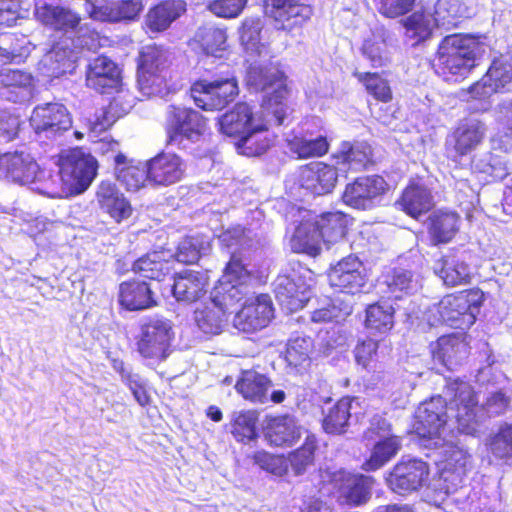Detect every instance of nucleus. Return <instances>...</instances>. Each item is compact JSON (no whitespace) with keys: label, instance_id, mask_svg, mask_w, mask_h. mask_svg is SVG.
Returning a JSON list of instances; mask_svg holds the SVG:
<instances>
[{"label":"nucleus","instance_id":"nucleus-47","mask_svg":"<svg viewBox=\"0 0 512 512\" xmlns=\"http://www.w3.org/2000/svg\"><path fill=\"white\" fill-rule=\"evenodd\" d=\"M403 25L407 37L415 39L416 43L426 40L434 27L438 26L433 15L423 11H417L408 16Z\"/></svg>","mask_w":512,"mask_h":512},{"label":"nucleus","instance_id":"nucleus-39","mask_svg":"<svg viewBox=\"0 0 512 512\" xmlns=\"http://www.w3.org/2000/svg\"><path fill=\"white\" fill-rule=\"evenodd\" d=\"M467 345L456 336H442L432 347L434 360L453 370L466 357Z\"/></svg>","mask_w":512,"mask_h":512},{"label":"nucleus","instance_id":"nucleus-63","mask_svg":"<svg viewBox=\"0 0 512 512\" xmlns=\"http://www.w3.org/2000/svg\"><path fill=\"white\" fill-rule=\"evenodd\" d=\"M359 81L364 83L367 91L376 99L387 102L391 99V90L386 80L377 73H356Z\"/></svg>","mask_w":512,"mask_h":512},{"label":"nucleus","instance_id":"nucleus-11","mask_svg":"<svg viewBox=\"0 0 512 512\" xmlns=\"http://www.w3.org/2000/svg\"><path fill=\"white\" fill-rule=\"evenodd\" d=\"M173 338L171 321L157 316L146 318L140 326L137 351L144 358L164 360L169 355Z\"/></svg>","mask_w":512,"mask_h":512},{"label":"nucleus","instance_id":"nucleus-51","mask_svg":"<svg viewBox=\"0 0 512 512\" xmlns=\"http://www.w3.org/2000/svg\"><path fill=\"white\" fill-rule=\"evenodd\" d=\"M394 309L386 303H376L366 309V327L380 333L389 331L394 324Z\"/></svg>","mask_w":512,"mask_h":512},{"label":"nucleus","instance_id":"nucleus-36","mask_svg":"<svg viewBox=\"0 0 512 512\" xmlns=\"http://www.w3.org/2000/svg\"><path fill=\"white\" fill-rule=\"evenodd\" d=\"M119 303L129 311L144 310L156 305L150 286L146 282L139 281L120 284Z\"/></svg>","mask_w":512,"mask_h":512},{"label":"nucleus","instance_id":"nucleus-43","mask_svg":"<svg viewBox=\"0 0 512 512\" xmlns=\"http://www.w3.org/2000/svg\"><path fill=\"white\" fill-rule=\"evenodd\" d=\"M401 439L398 436L385 437L376 440L371 455L362 468L365 471H375L394 458L401 449Z\"/></svg>","mask_w":512,"mask_h":512},{"label":"nucleus","instance_id":"nucleus-42","mask_svg":"<svg viewBox=\"0 0 512 512\" xmlns=\"http://www.w3.org/2000/svg\"><path fill=\"white\" fill-rule=\"evenodd\" d=\"M428 228L433 242L448 243L458 232L459 216L454 212H434L429 217Z\"/></svg>","mask_w":512,"mask_h":512},{"label":"nucleus","instance_id":"nucleus-6","mask_svg":"<svg viewBox=\"0 0 512 512\" xmlns=\"http://www.w3.org/2000/svg\"><path fill=\"white\" fill-rule=\"evenodd\" d=\"M59 166L58 174L50 175V181L54 187L57 181H61L66 186L60 187L66 192L64 196L68 192H84L95 178L98 168L96 159L81 148L62 153Z\"/></svg>","mask_w":512,"mask_h":512},{"label":"nucleus","instance_id":"nucleus-7","mask_svg":"<svg viewBox=\"0 0 512 512\" xmlns=\"http://www.w3.org/2000/svg\"><path fill=\"white\" fill-rule=\"evenodd\" d=\"M3 173L1 179H5L20 185L34 184V190L51 198H62L66 193L51 185L50 177L45 178V172L41 171L37 162L24 153H5L2 160Z\"/></svg>","mask_w":512,"mask_h":512},{"label":"nucleus","instance_id":"nucleus-50","mask_svg":"<svg viewBox=\"0 0 512 512\" xmlns=\"http://www.w3.org/2000/svg\"><path fill=\"white\" fill-rule=\"evenodd\" d=\"M210 250V241L203 236H189L184 238L177 249L176 259L184 264L195 263L201 255H205Z\"/></svg>","mask_w":512,"mask_h":512},{"label":"nucleus","instance_id":"nucleus-37","mask_svg":"<svg viewBox=\"0 0 512 512\" xmlns=\"http://www.w3.org/2000/svg\"><path fill=\"white\" fill-rule=\"evenodd\" d=\"M323 244L314 219L303 220L295 229L291 239V249L296 253L316 256Z\"/></svg>","mask_w":512,"mask_h":512},{"label":"nucleus","instance_id":"nucleus-38","mask_svg":"<svg viewBox=\"0 0 512 512\" xmlns=\"http://www.w3.org/2000/svg\"><path fill=\"white\" fill-rule=\"evenodd\" d=\"M272 386L271 380L255 371H245L236 382L235 389L246 400L254 403H267L268 391Z\"/></svg>","mask_w":512,"mask_h":512},{"label":"nucleus","instance_id":"nucleus-32","mask_svg":"<svg viewBox=\"0 0 512 512\" xmlns=\"http://www.w3.org/2000/svg\"><path fill=\"white\" fill-rule=\"evenodd\" d=\"M303 430L295 416L286 414L268 421L265 437L271 445L292 446L300 439Z\"/></svg>","mask_w":512,"mask_h":512},{"label":"nucleus","instance_id":"nucleus-25","mask_svg":"<svg viewBox=\"0 0 512 512\" xmlns=\"http://www.w3.org/2000/svg\"><path fill=\"white\" fill-rule=\"evenodd\" d=\"M186 170L183 160L176 154L161 153L147 162L148 181L168 186L180 181Z\"/></svg>","mask_w":512,"mask_h":512},{"label":"nucleus","instance_id":"nucleus-22","mask_svg":"<svg viewBox=\"0 0 512 512\" xmlns=\"http://www.w3.org/2000/svg\"><path fill=\"white\" fill-rule=\"evenodd\" d=\"M328 279L332 287L350 294L360 292L366 284L362 262L354 255L344 257L332 266Z\"/></svg>","mask_w":512,"mask_h":512},{"label":"nucleus","instance_id":"nucleus-29","mask_svg":"<svg viewBox=\"0 0 512 512\" xmlns=\"http://www.w3.org/2000/svg\"><path fill=\"white\" fill-rule=\"evenodd\" d=\"M95 197L99 208L115 221L120 222L130 217L132 207L115 183L109 180L101 181Z\"/></svg>","mask_w":512,"mask_h":512},{"label":"nucleus","instance_id":"nucleus-1","mask_svg":"<svg viewBox=\"0 0 512 512\" xmlns=\"http://www.w3.org/2000/svg\"><path fill=\"white\" fill-rule=\"evenodd\" d=\"M475 392L464 381L447 382L443 396L432 397L422 402L415 413L414 430L427 448L437 447L446 431L456 428L459 432L473 435L479 427V416L475 413Z\"/></svg>","mask_w":512,"mask_h":512},{"label":"nucleus","instance_id":"nucleus-46","mask_svg":"<svg viewBox=\"0 0 512 512\" xmlns=\"http://www.w3.org/2000/svg\"><path fill=\"white\" fill-rule=\"evenodd\" d=\"M194 318L199 329L205 334L216 335L222 330L225 314L223 310L208 302L195 310Z\"/></svg>","mask_w":512,"mask_h":512},{"label":"nucleus","instance_id":"nucleus-21","mask_svg":"<svg viewBox=\"0 0 512 512\" xmlns=\"http://www.w3.org/2000/svg\"><path fill=\"white\" fill-rule=\"evenodd\" d=\"M273 306L269 295L261 294L245 301L236 313L233 325L245 333L255 332L266 327L273 318Z\"/></svg>","mask_w":512,"mask_h":512},{"label":"nucleus","instance_id":"nucleus-28","mask_svg":"<svg viewBox=\"0 0 512 512\" xmlns=\"http://www.w3.org/2000/svg\"><path fill=\"white\" fill-rule=\"evenodd\" d=\"M32 97V76L21 70L0 71V100L24 103Z\"/></svg>","mask_w":512,"mask_h":512},{"label":"nucleus","instance_id":"nucleus-55","mask_svg":"<svg viewBox=\"0 0 512 512\" xmlns=\"http://www.w3.org/2000/svg\"><path fill=\"white\" fill-rule=\"evenodd\" d=\"M476 404L478 400L475 397ZM512 394L504 390L491 392L482 407L475 405V413L479 416V424L484 420V414L488 417L505 414L511 407Z\"/></svg>","mask_w":512,"mask_h":512},{"label":"nucleus","instance_id":"nucleus-54","mask_svg":"<svg viewBox=\"0 0 512 512\" xmlns=\"http://www.w3.org/2000/svg\"><path fill=\"white\" fill-rule=\"evenodd\" d=\"M473 168L475 171L490 177V179H486L487 181L503 180L508 175L505 161L500 156L490 152L475 157Z\"/></svg>","mask_w":512,"mask_h":512},{"label":"nucleus","instance_id":"nucleus-33","mask_svg":"<svg viewBox=\"0 0 512 512\" xmlns=\"http://www.w3.org/2000/svg\"><path fill=\"white\" fill-rule=\"evenodd\" d=\"M207 285L208 277L206 274L186 270L174 278L170 291L178 302L192 303L206 292Z\"/></svg>","mask_w":512,"mask_h":512},{"label":"nucleus","instance_id":"nucleus-2","mask_svg":"<svg viewBox=\"0 0 512 512\" xmlns=\"http://www.w3.org/2000/svg\"><path fill=\"white\" fill-rule=\"evenodd\" d=\"M485 52V43L474 35H448L439 44L435 71L445 81L457 82L471 72Z\"/></svg>","mask_w":512,"mask_h":512},{"label":"nucleus","instance_id":"nucleus-8","mask_svg":"<svg viewBox=\"0 0 512 512\" xmlns=\"http://www.w3.org/2000/svg\"><path fill=\"white\" fill-rule=\"evenodd\" d=\"M138 70V85L146 96L168 95L170 54L157 46H146L141 52Z\"/></svg>","mask_w":512,"mask_h":512},{"label":"nucleus","instance_id":"nucleus-9","mask_svg":"<svg viewBox=\"0 0 512 512\" xmlns=\"http://www.w3.org/2000/svg\"><path fill=\"white\" fill-rule=\"evenodd\" d=\"M250 272L243 261L233 255L219 284L211 292L210 303L226 315L248 294Z\"/></svg>","mask_w":512,"mask_h":512},{"label":"nucleus","instance_id":"nucleus-60","mask_svg":"<svg viewBox=\"0 0 512 512\" xmlns=\"http://www.w3.org/2000/svg\"><path fill=\"white\" fill-rule=\"evenodd\" d=\"M115 173L117 180L121 182L128 190H138L141 188L147 177V164L145 167L135 165H120L115 166Z\"/></svg>","mask_w":512,"mask_h":512},{"label":"nucleus","instance_id":"nucleus-4","mask_svg":"<svg viewBox=\"0 0 512 512\" xmlns=\"http://www.w3.org/2000/svg\"><path fill=\"white\" fill-rule=\"evenodd\" d=\"M483 300L479 290H465L444 296L440 302L425 312L430 326L445 323L450 327L467 329L475 323Z\"/></svg>","mask_w":512,"mask_h":512},{"label":"nucleus","instance_id":"nucleus-49","mask_svg":"<svg viewBox=\"0 0 512 512\" xmlns=\"http://www.w3.org/2000/svg\"><path fill=\"white\" fill-rule=\"evenodd\" d=\"M289 146L299 158L320 157L326 154L329 148L327 138L322 135L317 137L296 136L289 141Z\"/></svg>","mask_w":512,"mask_h":512},{"label":"nucleus","instance_id":"nucleus-64","mask_svg":"<svg viewBox=\"0 0 512 512\" xmlns=\"http://www.w3.org/2000/svg\"><path fill=\"white\" fill-rule=\"evenodd\" d=\"M86 10L90 17L99 21L117 22L116 2L108 0H88Z\"/></svg>","mask_w":512,"mask_h":512},{"label":"nucleus","instance_id":"nucleus-35","mask_svg":"<svg viewBox=\"0 0 512 512\" xmlns=\"http://www.w3.org/2000/svg\"><path fill=\"white\" fill-rule=\"evenodd\" d=\"M186 10L183 0H166L149 9L145 16V26L151 33L167 30Z\"/></svg>","mask_w":512,"mask_h":512},{"label":"nucleus","instance_id":"nucleus-27","mask_svg":"<svg viewBox=\"0 0 512 512\" xmlns=\"http://www.w3.org/2000/svg\"><path fill=\"white\" fill-rule=\"evenodd\" d=\"M322 239L323 245L327 250L336 246V252L347 250L348 245L345 235L349 223L348 216L343 212H325L314 219Z\"/></svg>","mask_w":512,"mask_h":512},{"label":"nucleus","instance_id":"nucleus-20","mask_svg":"<svg viewBox=\"0 0 512 512\" xmlns=\"http://www.w3.org/2000/svg\"><path fill=\"white\" fill-rule=\"evenodd\" d=\"M264 9L275 28L288 32L301 27L312 15V8L299 0H265Z\"/></svg>","mask_w":512,"mask_h":512},{"label":"nucleus","instance_id":"nucleus-53","mask_svg":"<svg viewBox=\"0 0 512 512\" xmlns=\"http://www.w3.org/2000/svg\"><path fill=\"white\" fill-rule=\"evenodd\" d=\"M312 348V340L309 337L298 336L290 339L285 352V360L291 367L305 368L310 363Z\"/></svg>","mask_w":512,"mask_h":512},{"label":"nucleus","instance_id":"nucleus-31","mask_svg":"<svg viewBox=\"0 0 512 512\" xmlns=\"http://www.w3.org/2000/svg\"><path fill=\"white\" fill-rule=\"evenodd\" d=\"M119 81V69L108 57L99 56L89 63L86 72L88 87L100 93H107V90L116 88Z\"/></svg>","mask_w":512,"mask_h":512},{"label":"nucleus","instance_id":"nucleus-3","mask_svg":"<svg viewBox=\"0 0 512 512\" xmlns=\"http://www.w3.org/2000/svg\"><path fill=\"white\" fill-rule=\"evenodd\" d=\"M246 83L250 89L265 93L262 109L267 116L272 113L277 124H283L288 111L284 103L287 89L283 72L272 63L255 62L247 70Z\"/></svg>","mask_w":512,"mask_h":512},{"label":"nucleus","instance_id":"nucleus-14","mask_svg":"<svg viewBox=\"0 0 512 512\" xmlns=\"http://www.w3.org/2000/svg\"><path fill=\"white\" fill-rule=\"evenodd\" d=\"M205 126V119L198 111L180 105L167 107L166 129L170 143L180 144L183 139L196 141Z\"/></svg>","mask_w":512,"mask_h":512},{"label":"nucleus","instance_id":"nucleus-56","mask_svg":"<svg viewBox=\"0 0 512 512\" xmlns=\"http://www.w3.org/2000/svg\"><path fill=\"white\" fill-rule=\"evenodd\" d=\"M486 77L496 92L512 84V57L501 55L495 58L486 73Z\"/></svg>","mask_w":512,"mask_h":512},{"label":"nucleus","instance_id":"nucleus-10","mask_svg":"<svg viewBox=\"0 0 512 512\" xmlns=\"http://www.w3.org/2000/svg\"><path fill=\"white\" fill-rule=\"evenodd\" d=\"M191 98L203 110H220L232 102L239 93L234 73L227 71L211 81L200 80L191 87Z\"/></svg>","mask_w":512,"mask_h":512},{"label":"nucleus","instance_id":"nucleus-34","mask_svg":"<svg viewBox=\"0 0 512 512\" xmlns=\"http://www.w3.org/2000/svg\"><path fill=\"white\" fill-rule=\"evenodd\" d=\"M371 148L367 143L344 141L340 144L338 151L333 154L335 167L339 173L359 171L366 167L370 161Z\"/></svg>","mask_w":512,"mask_h":512},{"label":"nucleus","instance_id":"nucleus-30","mask_svg":"<svg viewBox=\"0 0 512 512\" xmlns=\"http://www.w3.org/2000/svg\"><path fill=\"white\" fill-rule=\"evenodd\" d=\"M264 114L265 111L262 108L254 113L247 103H237L219 118L220 131L230 137H241L251 126L260 121Z\"/></svg>","mask_w":512,"mask_h":512},{"label":"nucleus","instance_id":"nucleus-61","mask_svg":"<svg viewBox=\"0 0 512 512\" xmlns=\"http://www.w3.org/2000/svg\"><path fill=\"white\" fill-rule=\"evenodd\" d=\"M316 448V439L313 435H308L304 444L290 454L289 461L296 474L303 473L306 468L312 464L314 450Z\"/></svg>","mask_w":512,"mask_h":512},{"label":"nucleus","instance_id":"nucleus-62","mask_svg":"<svg viewBox=\"0 0 512 512\" xmlns=\"http://www.w3.org/2000/svg\"><path fill=\"white\" fill-rule=\"evenodd\" d=\"M463 12L460 0H437L434 6L433 17L438 26L452 25L454 19Z\"/></svg>","mask_w":512,"mask_h":512},{"label":"nucleus","instance_id":"nucleus-26","mask_svg":"<svg viewBox=\"0 0 512 512\" xmlns=\"http://www.w3.org/2000/svg\"><path fill=\"white\" fill-rule=\"evenodd\" d=\"M339 171L335 166L323 162H312L301 168V186L316 195H324L333 191L337 183Z\"/></svg>","mask_w":512,"mask_h":512},{"label":"nucleus","instance_id":"nucleus-58","mask_svg":"<svg viewBox=\"0 0 512 512\" xmlns=\"http://www.w3.org/2000/svg\"><path fill=\"white\" fill-rule=\"evenodd\" d=\"M489 452L497 459L512 458V424H502L487 440Z\"/></svg>","mask_w":512,"mask_h":512},{"label":"nucleus","instance_id":"nucleus-44","mask_svg":"<svg viewBox=\"0 0 512 512\" xmlns=\"http://www.w3.org/2000/svg\"><path fill=\"white\" fill-rule=\"evenodd\" d=\"M132 270L144 278L160 281L170 273L171 265L162 252L154 251L136 260Z\"/></svg>","mask_w":512,"mask_h":512},{"label":"nucleus","instance_id":"nucleus-5","mask_svg":"<svg viewBox=\"0 0 512 512\" xmlns=\"http://www.w3.org/2000/svg\"><path fill=\"white\" fill-rule=\"evenodd\" d=\"M98 46V35L66 36L56 42L42 57L38 69L48 78H58L66 73H72L82 50H95Z\"/></svg>","mask_w":512,"mask_h":512},{"label":"nucleus","instance_id":"nucleus-45","mask_svg":"<svg viewBox=\"0 0 512 512\" xmlns=\"http://www.w3.org/2000/svg\"><path fill=\"white\" fill-rule=\"evenodd\" d=\"M195 40L205 54L220 57L226 49L227 35L224 29L205 25L197 30Z\"/></svg>","mask_w":512,"mask_h":512},{"label":"nucleus","instance_id":"nucleus-16","mask_svg":"<svg viewBox=\"0 0 512 512\" xmlns=\"http://www.w3.org/2000/svg\"><path fill=\"white\" fill-rule=\"evenodd\" d=\"M331 483L340 504L360 506L370 499L374 480L370 476L339 470L332 474Z\"/></svg>","mask_w":512,"mask_h":512},{"label":"nucleus","instance_id":"nucleus-18","mask_svg":"<svg viewBox=\"0 0 512 512\" xmlns=\"http://www.w3.org/2000/svg\"><path fill=\"white\" fill-rule=\"evenodd\" d=\"M387 188L388 185L381 176L358 177L346 185L342 198L345 204L353 208L367 210L381 201Z\"/></svg>","mask_w":512,"mask_h":512},{"label":"nucleus","instance_id":"nucleus-41","mask_svg":"<svg viewBox=\"0 0 512 512\" xmlns=\"http://www.w3.org/2000/svg\"><path fill=\"white\" fill-rule=\"evenodd\" d=\"M356 398L343 397L332 408L329 409L327 415L323 419V428L327 433L340 434L346 431L348 421L352 413L356 414V406H358Z\"/></svg>","mask_w":512,"mask_h":512},{"label":"nucleus","instance_id":"nucleus-13","mask_svg":"<svg viewBox=\"0 0 512 512\" xmlns=\"http://www.w3.org/2000/svg\"><path fill=\"white\" fill-rule=\"evenodd\" d=\"M35 16L43 25L63 32L65 37L91 34L80 27V17L62 4V0H35Z\"/></svg>","mask_w":512,"mask_h":512},{"label":"nucleus","instance_id":"nucleus-24","mask_svg":"<svg viewBox=\"0 0 512 512\" xmlns=\"http://www.w3.org/2000/svg\"><path fill=\"white\" fill-rule=\"evenodd\" d=\"M271 124L278 125L273 114L267 116V112H265L261 120L251 126L237 141L238 152L248 157L264 154L275 141V136L268 130V126Z\"/></svg>","mask_w":512,"mask_h":512},{"label":"nucleus","instance_id":"nucleus-40","mask_svg":"<svg viewBox=\"0 0 512 512\" xmlns=\"http://www.w3.org/2000/svg\"><path fill=\"white\" fill-rule=\"evenodd\" d=\"M400 205L408 215L418 218L433 207V196L425 185L412 183L403 191Z\"/></svg>","mask_w":512,"mask_h":512},{"label":"nucleus","instance_id":"nucleus-15","mask_svg":"<svg viewBox=\"0 0 512 512\" xmlns=\"http://www.w3.org/2000/svg\"><path fill=\"white\" fill-rule=\"evenodd\" d=\"M486 124L478 118H465L457 124L446 138V152L449 158L458 161L473 152L484 140Z\"/></svg>","mask_w":512,"mask_h":512},{"label":"nucleus","instance_id":"nucleus-48","mask_svg":"<svg viewBox=\"0 0 512 512\" xmlns=\"http://www.w3.org/2000/svg\"><path fill=\"white\" fill-rule=\"evenodd\" d=\"M452 438L453 436H450V439L447 436L443 437L441 439L442 443L433 448L439 451V455L446 463L445 468L464 472L465 467L469 463L470 455L463 447L455 443Z\"/></svg>","mask_w":512,"mask_h":512},{"label":"nucleus","instance_id":"nucleus-19","mask_svg":"<svg viewBox=\"0 0 512 512\" xmlns=\"http://www.w3.org/2000/svg\"><path fill=\"white\" fill-rule=\"evenodd\" d=\"M273 286L277 301L290 312L302 309L312 294L311 284L296 271L278 275Z\"/></svg>","mask_w":512,"mask_h":512},{"label":"nucleus","instance_id":"nucleus-23","mask_svg":"<svg viewBox=\"0 0 512 512\" xmlns=\"http://www.w3.org/2000/svg\"><path fill=\"white\" fill-rule=\"evenodd\" d=\"M469 260L466 251H450L436 261L434 271L447 286L466 285L472 276Z\"/></svg>","mask_w":512,"mask_h":512},{"label":"nucleus","instance_id":"nucleus-52","mask_svg":"<svg viewBox=\"0 0 512 512\" xmlns=\"http://www.w3.org/2000/svg\"><path fill=\"white\" fill-rule=\"evenodd\" d=\"M389 292L395 298H401L402 295L415 293L420 288V281L411 271L397 268L387 278Z\"/></svg>","mask_w":512,"mask_h":512},{"label":"nucleus","instance_id":"nucleus-59","mask_svg":"<svg viewBox=\"0 0 512 512\" xmlns=\"http://www.w3.org/2000/svg\"><path fill=\"white\" fill-rule=\"evenodd\" d=\"M250 234V230L245 231L241 226H235L222 232L218 238L223 246L228 249H234L231 253V257L236 255L242 261L241 257L238 255V251L252 247L253 239Z\"/></svg>","mask_w":512,"mask_h":512},{"label":"nucleus","instance_id":"nucleus-12","mask_svg":"<svg viewBox=\"0 0 512 512\" xmlns=\"http://www.w3.org/2000/svg\"><path fill=\"white\" fill-rule=\"evenodd\" d=\"M72 117L65 105L58 102L39 104L34 107L30 124L42 138L55 140L72 128Z\"/></svg>","mask_w":512,"mask_h":512},{"label":"nucleus","instance_id":"nucleus-57","mask_svg":"<svg viewBox=\"0 0 512 512\" xmlns=\"http://www.w3.org/2000/svg\"><path fill=\"white\" fill-rule=\"evenodd\" d=\"M231 433L236 440L245 442L256 438L257 415L254 411H237L232 414Z\"/></svg>","mask_w":512,"mask_h":512},{"label":"nucleus","instance_id":"nucleus-17","mask_svg":"<svg viewBox=\"0 0 512 512\" xmlns=\"http://www.w3.org/2000/svg\"><path fill=\"white\" fill-rule=\"evenodd\" d=\"M429 474L426 462L416 458L403 459L393 467L386 481L395 493L405 495L424 487L428 483Z\"/></svg>","mask_w":512,"mask_h":512}]
</instances>
